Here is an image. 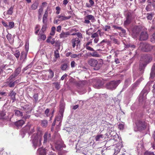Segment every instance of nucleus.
Wrapping results in <instances>:
<instances>
[{
    "label": "nucleus",
    "instance_id": "nucleus-1",
    "mask_svg": "<svg viewBox=\"0 0 155 155\" xmlns=\"http://www.w3.org/2000/svg\"><path fill=\"white\" fill-rule=\"evenodd\" d=\"M87 63L89 65L94 67V70H97L100 68L103 62L101 59H96L94 58H91L88 60Z\"/></svg>",
    "mask_w": 155,
    "mask_h": 155
},
{
    "label": "nucleus",
    "instance_id": "nucleus-2",
    "mask_svg": "<svg viewBox=\"0 0 155 155\" xmlns=\"http://www.w3.org/2000/svg\"><path fill=\"white\" fill-rule=\"evenodd\" d=\"M120 82V80L111 81L106 84V87L107 89L112 90L115 89Z\"/></svg>",
    "mask_w": 155,
    "mask_h": 155
},
{
    "label": "nucleus",
    "instance_id": "nucleus-3",
    "mask_svg": "<svg viewBox=\"0 0 155 155\" xmlns=\"http://www.w3.org/2000/svg\"><path fill=\"white\" fill-rule=\"evenodd\" d=\"M41 140V137L40 136L38 135H36L34 138L32 139V143L35 149L40 146Z\"/></svg>",
    "mask_w": 155,
    "mask_h": 155
},
{
    "label": "nucleus",
    "instance_id": "nucleus-4",
    "mask_svg": "<svg viewBox=\"0 0 155 155\" xmlns=\"http://www.w3.org/2000/svg\"><path fill=\"white\" fill-rule=\"evenodd\" d=\"M141 27L140 26H135L132 28L131 35L133 38L137 37L141 30Z\"/></svg>",
    "mask_w": 155,
    "mask_h": 155
},
{
    "label": "nucleus",
    "instance_id": "nucleus-5",
    "mask_svg": "<svg viewBox=\"0 0 155 155\" xmlns=\"http://www.w3.org/2000/svg\"><path fill=\"white\" fill-rule=\"evenodd\" d=\"M14 78L13 77L10 78V76L4 83V86L5 87L9 86L10 87H13L15 85V83L17 82V81H18L17 80L15 81H14V80H13Z\"/></svg>",
    "mask_w": 155,
    "mask_h": 155
},
{
    "label": "nucleus",
    "instance_id": "nucleus-6",
    "mask_svg": "<svg viewBox=\"0 0 155 155\" xmlns=\"http://www.w3.org/2000/svg\"><path fill=\"white\" fill-rule=\"evenodd\" d=\"M139 47L143 51L146 52L150 51L152 49L151 46L146 43H140Z\"/></svg>",
    "mask_w": 155,
    "mask_h": 155
},
{
    "label": "nucleus",
    "instance_id": "nucleus-7",
    "mask_svg": "<svg viewBox=\"0 0 155 155\" xmlns=\"http://www.w3.org/2000/svg\"><path fill=\"white\" fill-rule=\"evenodd\" d=\"M44 144L49 142L51 140V134L48 132H45L44 136Z\"/></svg>",
    "mask_w": 155,
    "mask_h": 155
},
{
    "label": "nucleus",
    "instance_id": "nucleus-8",
    "mask_svg": "<svg viewBox=\"0 0 155 155\" xmlns=\"http://www.w3.org/2000/svg\"><path fill=\"white\" fill-rule=\"evenodd\" d=\"M93 51V52L92 53H88L85 54L84 55V57L86 58H87L89 56H92L96 58H99L100 57V55L96 51L94 50V51Z\"/></svg>",
    "mask_w": 155,
    "mask_h": 155
},
{
    "label": "nucleus",
    "instance_id": "nucleus-9",
    "mask_svg": "<svg viewBox=\"0 0 155 155\" xmlns=\"http://www.w3.org/2000/svg\"><path fill=\"white\" fill-rule=\"evenodd\" d=\"M136 126L138 130H142L146 127L144 122L140 121H138L136 123Z\"/></svg>",
    "mask_w": 155,
    "mask_h": 155
},
{
    "label": "nucleus",
    "instance_id": "nucleus-10",
    "mask_svg": "<svg viewBox=\"0 0 155 155\" xmlns=\"http://www.w3.org/2000/svg\"><path fill=\"white\" fill-rule=\"evenodd\" d=\"M148 38V35L146 30L142 31L140 37V40L144 41L147 40Z\"/></svg>",
    "mask_w": 155,
    "mask_h": 155
},
{
    "label": "nucleus",
    "instance_id": "nucleus-11",
    "mask_svg": "<svg viewBox=\"0 0 155 155\" xmlns=\"http://www.w3.org/2000/svg\"><path fill=\"white\" fill-rule=\"evenodd\" d=\"M141 60L146 63H148L151 61L152 58L150 56L145 55L141 57Z\"/></svg>",
    "mask_w": 155,
    "mask_h": 155
},
{
    "label": "nucleus",
    "instance_id": "nucleus-12",
    "mask_svg": "<svg viewBox=\"0 0 155 155\" xmlns=\"http://www.w3.org/2000/svg\"><path fill=\"white\" fill-rule=\"evenodd\" d=\"M72 46L73 48H74L75 46H78L80 42V40L78 38H74L71 41Z\"/></svg>",
    "mask_w": 155,
    "mask_h": 155
},
{
    "label": "nucleus",
    "instance_id": "nucleus-13",
    "mask_svg": "<svg viewBox=\"0 0 155 155\" xmlns=\"http://www.w3.org/2000/svg\"><path fill=\"white\" fill-rule=\"evenodd\" d=\"M145 90L144 89L143 91L141 92L140 95L139 97V101L140 102H143L145 101L146 100V94H143V93L144 92Z\"/></svg>",
    "mask_w": 155,
    "mask_h": 155
},
{
    "label": "nucleus",
    "instance_id": "nucleus-14",
    "mask_svg": "<svg viewBox=\"0 0 155 155\" xmlns=\"http://www.w3.org/2000/svg\"><path fill=\"white\" fill-rule=\"evenodd\" d=\"M92 41L91 40H90L89 41L84 44V47L88 50L91 51H94V49L91 47L89 46L90 44L91 45Z\"/></svg>",
    "mask_w": 155,
    "mask_h": 155
},
{
    "label": "nucleus",
    "instance_id": "nucleus-15",
    "mask_svg": "<svg viewBox=\"0 0 155 155\" xmlns=\"http://www.w3.org/2000/svg\"><path fill=\"white\" fill-rule=\"evenodd\" d=\"M21 70V67L18 68L15 70L14 73L11 76H10V78L13 77L15 78L20 73Z\"/></svg>",
    "mask_w": 155,
    "mask_h": 155
},
{
    "label": "nucleus",
    "instance_id": "nucleus-16",
    "mask_svg": "<svg viewBox=\"0 0 155 155\" xmlns=\"http://www.w3.org/2000/svg\"><path fill=\"white\" fill-rule=\"evenodd\" d=\"M91 38H94V41L95 43H97L99 40V35L97 33L92 34Z\"/></svg>",
    "mask_w": 155,
    "mask_h": 155
},
{
    "label": "nucleus",
    "instance_id": "nucleus-17",
    "mask_svg": "<svg viewBox=\"0 0 155 155\" xmlns=\"http://www.w3.org/2000/svg\"><path fill=\"white\" fill-rule=\"evenodd\" d=\"M71 17V16H70L66 17L62 15H58L57 16V17L59 18L58 21H61L69 19Z\"/></svg>",
    "mask_w": 155,
    "mask_h": 155
},
{
    "label": "nucleus",
    "instance_id": "nucleus-18",
    "mask_svg": "<svg viewBox=\"0 0 155 155\" xmlns=\"http://www.w3.org/2000/svg\"><path fill=\"white\" fill-rule=\"evenodd\" d=\"M64 104L63 103H61L60 105L59 112L61 115V116L60 117V118H62L63 117V113L64 111Z\"/></svg>",
    "mask_w": 155,
    "mask_h": 155
},
{
    "label": "nucleus",
    "instance_id": "nucleus-19",
    "mask_svg": "<svg viewBox=\"0 0 155 155\" xmlns=\"http://www.w3.org/2000/svg\"><path fill=\"white\" fill-rule=\"evenodd\" d=\"M83 54V53H80L78 54H74L72 53L71 58H74L76 59L77 60H78L80 58Z\"/></svg>",
    "mask_w": 155,
    "mask_h": 155
},
{
    "label": "nucleus",
    "instance_id": "nucleus-20",
    "mask_svg": "<svg viewBox=\"0 0 155 155\" xmlns=\"http://www.w3.org/2000/svg\"><path fill=\"white\" fill-rule=\"evenodd\" d=\"M155 75V64L153 65L152 67L151 72L150 74V78H154Z\"/></svg>",
    "mask_w": 155,
    "mask_h": 155
},
{
    "label": "nucleus",
    "instance_id": "nucleus-21",
    "mask_svg": "<svg viewBox=\"0 0 155 155\" xmlns=\"http://www.w3.org/2000/svg\"><path fill=\"white\" fill-rule=\"evenodd\" d=\"M27 53L25 51L21 52L20 55V59L23 61H25L26 58Z\"/></svg>",
    "mask_w": 155,
    "mask_h": 155
},
{
    "label": "nucleus",
    "instance_id": "nucleus-22",
    "mask_svg": "<svg viewBox=\"0 0 155 155\" xmlns=\"http://www.w3.org/2000/svg\"><path fill=\"white\" fill-rule=\"evenodd\" d=\"M24 121L23 120H21L16 122L15 124L17 127H19L21 126L24 124Z\"/></svg>",
    "mask_w": 155,
    "mask_h": 155
},
{
    "label": "nucleus",
    "instance_id": "nucleus-23",
    "mask_svg": "<svg viewBox=\"0 0 155 155\" xmlns=\"http://www.w3.org/2000/svg\"><path fill=\"white\" fill-rule=\"evenodd\" d=\"M70 34L69 32H62L60 35V37L61 38H66L68 36L70 35Z\"/></svg>",
    "mask_w": 155,
    "mask_h": 155
},
{
    "label": "nucleus",
    "instance_id": "nucleus-24",
    "mask_svg": "<svg viewBox=\"0 0 155 155\" xmlns=\"http://www.w3.org/2000/svg\"><path fill=\"white\" fill-rule=\"evenodd\" d=\"M131 20V17L129 15H127L126 20L124 22V24L127 25L130 23Z\"/></svg>",
    "mask_w": 155,
    "mask_h": 155
},
{
    "label": "nucleus",
    "instance_id": "nucleus-25",
    "mask_svg": "<svg viewBox=\"0 0 155 155\" xmlns=\"http://www.w3.org/2000/svg\"><path fill=\"white\" fill-rule=\"evenodd\" d=\"M38 153H39L40 155H46V152L44 149L40 148H39L37 151Z\"/></svg>",
    "mask_w": 155,
    "mask_h": 155
},
{
    "label": "nucleus",
    "instance_id": "nucleus-26",
    "mask_svg": "<svg viewBox=\"0 0 155 155\" xmlns=\"http://www.w3.org/2000/svg\"><path fill=\"white\" fill-rule=\"evenodd\" d=\"M38 5V3L37 2H35L31 6V8L32 10L36 9Z\"/></svg>",
    "mask_w": 155,
    "mask_h": 155
},
{
    "label": "nucleus",
    "instance_id": "nucleus-27",
    "mask_svg": "<svg viewBox=\"0 0 155 155\" xmlns=\"http://www.w3.org/2000/svg\"><path fill=\"white\" fill-rule=\"evenodd\" d=\"M103 85V83L100 80L97 81L95 84L94 85L95 87L99 88Z\"/></svg>",
    "mask_w": 155,
    "mask_h": 155
},
{
    "label": "nucleus",
    "instance_id": "nucleus-28",
    "mask_svg": "<svg viewBox=\"0 0 155 155\" xmlns=\"http://www.w3.org/2000/svg\"><path fill=\"white\" fill-rule=\"evenodd\" d=\"M49 72V75L48 78H47V79H51L54 76V73L51 70L49 69L48 70Z\"/></svg>",
    "mask_w": 155,
    "mask_h": 155
},
{
    "label": "nucleus",
    "instance_id": "nucleus-29",
    "mask_svg": "<svg viewBox=\"0 0 155 155\" xmlns=\"http://www.w3.org/2000/svg\"><path fill=\"white\" fill-rule=\"evenodd\" d=\"M16 94V93L13 91H10L9 93L8 96L11 97L12 99L14 101L15 99V96Z\"/></svg>",
    "mask_w": 155,
    "mask_h": 155
},
{
    "label": "nucleus",
    "instance_id": "nucleus-30",
    "mask_svg": "<svg viewBox=\"0 0 155 155\" xmlns=\"http://www.w3.org/2000/svg\"><path fill=\"white\" fill-rule=\"evenodd\" d=\"M14 6H11L7 11L6 13L9 15H12L13 12Z\"/></svg>",
    "mask_w": 155,
    "mask_h": 155
},
{
    "label": "nucleus",
    "instance_id": "nucleus-31",
    "mask_svg": "<svg viewBox=\"0 0 155 155\" xmlns=\"http://www.w3.org/2000/svg\"><path fill=\"white\" fill-rule=\"evenodd\" d=\"M86 18L88 19L89 20H90L91 21L93 22L95 21V19L94 17L91 15H89L86 16Z\"/></svg>",
    "mask_w": 155,
    "mask_h": 155
},
{
    "label": "nucleus",
    "instance_id": "nucleus-32",
    "mask_svg": "<svg viewBox=\"0 0 155 155\" xmlns=\"http://www.w3.org/2000/svg\"><path fill=\"white\" fill-rule=\"evenodd\" d=\"M68 68V66L66 63H64L62 64L61 67V68L62 71H66Z\"/></svg>",
    "mask_w": 155,
    "mask_h": 155
},
{
    "label": "nucleus",
    "instance_id": "nucleus-33",
    "mask_svg": "<svg viewBox=\"0 0 155 155\" xmlns=\"http://www.w3.org/2000/svg\"><path fill=\"white\" fill-rule=\"evenodd\" d=\"M130 79H127L125 80L124 83V84L123 86V90L124 89L126 88L128 85L130 84Z\"/></svg>",
    "mask_w": 155,
    "mask_h": 155
},
{
    "label": "nucleus",
    "instance_id": "nucleus-34",
    "mask_svg": "<svg viewBox=\"0 0 155 155\" xmlns=\"http://www.w3.org/2000/svg\"><path fill=\"white\" fill-rule=\"evenodd\" d=\"M39 38L38 39V40L39 41H40V40L41 41V40L44 41L45 39L46 38V36L45 35L40 34L39 33Z\"/></svg>",
    "mask_w": 155,
    "mask_h": 155
},
{
    "label": "nucleus",
    "instance_id": "nucleus-35",
    "mask_svg": "<svg viewBox=\"0 0 155 155\" xmlns=\"http://www.w3.org/2000/svg\"><path fill=\"white\" fill-rule=\"evenodd\" d=\"M64 146L62 142L60 144L57 142L55 145V147L57 149L60 150L61 148L64 147Z\"/></svg>",
    "mask_w": 155,
    "mask_h": 155
},
{
    "label": "nucleus",
    "instance_id": "nucleus-36",
    "mask_svg": "<svg viewBox=\"0 0 155 155\" xmlns=\"http://www.w3.org/2000/svg\"><path fill=\"white\" fill-rule=\"evenodd\" d=\"M15 115L18 117L22 116H23L22 113L18 110H14Z\"/></svg>",
    "mask_w": 155,
    "mask_h": 155
},
{
    "label": "nucleus",
    "instance_id": "nucleus-37",
    "mask_svg": "<svg viewBox=\"0 0 155 155\" xmlns=\"http://www.w3.org/2000/svg\"><path fill=\"white\" fill-rule=\"evenodd\" d=\"M60 82H56L53 83V84L57 90H59L60 88Z\"/></svg>",
    "mask_w": 155,
    "mask_h": 155
},
{
    "label": "nucleus",
    "instance_id": "nucleus-38",
    "mask_svg": "<svg viewBox=\"0 0 155 155\" xmlns=\"http://www.w3.org/2000/svg\"><path fill=\"white\" fill-rule=\"evenodd\" d=\"M14 26V23L13 22H10L9 23L7 28L8 29H11L13 28Z\"/></svg>",
    "mask_w": 155,
    "mask_h": 155
},
{
    "label": "nucleus",
    "instance_id": "nucleus-39",
    "mask_svg": "<svg viewBox=\"0 0 155 155\" xmlns=\"http://www.w3.org/2000/svg\"><path fill=\"white\" fill-rule=\"evenodd\" d=\"M41 125L43 127H46L48 125V121L46 120H43L41 121Z\"/></svg>",
    "mask_w": 155,
    "mask_h": 155
},
{
    "label": "nucleus",
    "instance_id": "nucleus-40",
    "mask_svg": "<svg viewBox=\"0 0 155 155\" xmlns=\"http://www.w3.org/2000/svg\"><path fill=\"white\" fill-rule=\"evenodd\" d=\"M103 135L102 134L98 135L95 137V139L96 141H100L101 139L103 138Z\"/></svg>",
    "mask_w": 155,
    "mask_h": 155
},
{
    "label": "nucleus",
    "instance_id": "nucleus-41",
    "mask_svg": "<svg viewBox=\"0 0 155 155\" xmlns=\"http://www.w3.org/2000/svg\"><path fill=\"white\" fill-rule=\"evenodd\" d=\"M154 14L151 13L150 14L148 13L147 14V18L148 20H151L153 18Z\"/></svg>",
    "mask_w": 155,
    "mask_h": 155
},
{
    "label": "nucleus",
    "instance_id": "nucleus-42",
    "mask_svg": "<svg viewBox=\"0 0 155 155\" xmlns=\"http://www.w3.org/2000/svg\"><path fill=\"white\" fill-rule=\"evenodd\" d=\"M14 55L17 58H18L20 55V53L19 51L18 50H16L15 52L14 53Z\"/></svg>",
    "mask_w": 155,
    "mask_h": 155
},
{
    "label": "nucleus",
    "instance_id": "nucleus-43",
    "mask_svg": "<svg viewBox=\"0 0 155 155\" xmlns=\"http://www.w3.org/2000/svg\"><path fill=\"white\" fill-rule=\"evenodd\" d=\"M56 28L55 27L53 26L51 28V30L50 33V35H54Z\"/></svg>",
    "mask_w": 155,
    "mask_h": 155
},
{
    "label": "nucleus",
    "instance_id": "nucleus-44",
    "mask_svg": "<svg viewBox=\"0 0 155 155\" xmlns=\"http://www.w3.org/2000/svg\"><path fill=\"white\" fill-rule=\"evenodd\" d=\"M48 15H44L43 17V22L44 24H46L47 22Z\"/></svg>",
    "mask_w": 155,
    "mask_h": 155
},
{
    "label": "nucleus",
    "instance_id": "nucleus-45",
    "mask_svg": "<svg viewBox=\"0 0 155 155\" xmlns=\"http://www.w3.org/2000/svg\"><path fill=\"white\" fill-rule=\"evenodd\" d=\"M25 107L26 112L28 113H30L31 111V109L30 108V107L29 106H25Z\"/></svg>",
    "mask_w": 155,
    "mask_h": 155
},
{
    "label": "nucleus",
    "instance_id": "nucleus-46",
    "mask_svg": "<svg viewBox=\"0 0 155 155\" xmlns=\"http://www.w3.org/2000/svg\"><path fill=\"white\" fill-rule=\"evenodd\" d=\"M150 41L153 43H155V33L151 35Z\"/></svg>",
    "mask_w": 155,
    "mask_h": 155
},
{
    "label": "nucleus",
    "instance_id": "nucleus-47",
    "mask_svg": "<svg viewBox=\"0 0 155 155\" xmlns=\"http://www.w3.org/2000/svg\"><path fill=\"white\" fill-rule=\"evenodd\" d=\"M54 56L56 58H58L60 57L58 50L54 51Z\"/></svg>",
    "mask_w": 155,
    "mask_h": 155
},
{
    "label": "nucleus",
    "instance_id": "nucleus-48",
    "mask_svg": "<svg viewBox=\"0 0 155 155\" xmlns=\"http://www.w3.org/2000/svg\"><path fill=\"white\" fill-rule=\"evenodd\" d=\"M144 155H155L152 152L147 151L145 152Z\"/></svg>",
    "mask_w": 155,
    "mask_h": 155
},
{
    "label": "nucleus",
    "instance_id": "nucleus-49",
    "mask_svg": "<svg viewBox=\"0 0 155 155\" xmlns=\"http://www.w3.org/2000/svg\"><path fill=\"white\" fill-rule=\"evenodd\" d=\"M110 26L109 25H106L105 27H104L103 29L106 31H109V30L110 29Z\"/></svg>",
    "mask_w": 155,
    "mask_h": 155
},
{
    "label": "nucleus",
    "instance_id": "nucleus-50",
    "mask_svg": "<svg viewBox=\"0 0 155 155\" xmlns=\"http://www.w3.org/2000/svg\"><path fill=\"white\" fill-rule=\"evenodd\" d=\"M152 5L148 4L146 8V9L147 11H150L151 10V7Z\"/></svg>",
    "mask_w": 155,
    "mask_h": 155
},
{
    "label": "nucleus",
    "instance_id": "nucleus-51",
    "mask_svg": "<svg viewBox=\"0 0 155 155\" xmlns=\"http://www.w3.org/2000/svg\"><path fill=\"white\" fill-rule=\"evenodd\" d=\"M107 42V40L106 39H104L101 41L97 45V46H100L101 45L102 43H106Z\"/></svg>",
    "mask_w": 155,
    "mask_h": 155
},
{
    "label": "nucleus",
    "instance_id": "nucleus-52",
    "mask_svg": "<svg viewBox=\"0 0 155 155\" xmlns=\"http://www.w3.org/2000/svg\"><path fill=\"white\" fill-rule=\"evenodd\" d=\"M12 35L11 34H9V33H8V34L7 35L6 37L8 40V41H9L11 40L12 38Z\"/></svg>",
    "mask_w": 155,
    "mask_h": 155
},
{
    "label": "nucleus",
    "instance_id": "nucleus-53",
    "mask_svg": "<svg viewBox=\"0 0 155 155\" xmlns=\"http://www.w3.org/2000/svg\"><path fill=\"white\" fill-rule=\"evenodd\" d=\"M124 126L123 124H120L118 125V127L120 130H122L124 128Z\"/></svg>",
    "mask_w": 155,
    "mask_h": 155
},
{
    "label": "nucleus",
    "instance_id": "nucleus-54",
    "mask_svg": "<svg viewBox=\"0 0 155 155\" xmlns=\"http://www.w3.org/2000/svg\"><path fill=\"white\" fill-rule=\"evenodd\" d=\"M33 97L35 101H37L38 100V94H35L33 95Z\"/></svg>",
    "mask_w": 155,
    "mask_h": 155
},
{
    "label": "nucleus",
    "instance_id": "nucleus-55",
    "mask_svg": "<svg viewBox=\"0 0 155 155\" xmlns=\"http://www.w3.org/2000/svg\"><path fill=\"white\" fill-rule=\"evenodd\" d=\"M5 114L4 112H2L0 114V119H4V116L5 115Z\"/></svg>",
    "mask_w": 155,
    "mask_h": 155
},
{
    "label": "nucleus",
    "instance_id": "nucleus-56",
    "mask_svg": "<svg viewBox=\"0 0 155 155\" xmlns=\"http://www.w3.org/2000/svg\"><path fill=\"white\" fill-rule=\"evenodd\" d=\"M84 23L86 24H89L90 23V21L86 18V17L85 16L84 18Z\"/></svg>",
    "mask_w": 155,
    "mask_h": 155
},
{
    "label": "nucleus",
    "instance_id": "nucleus-57",
    "mask_svg": "<svg viewBox=\"0 0 155 155\" xmlns=\"http://www.w3.org/2000/svg\"><path fill=\"white\" fill-rule=\"evenodd\" d=\"M92 28H90L89 29H88L86 31V33L87 35H92V33L91 32H90V30H92Z\"/></svg>",
    "mask_w": 155,
    "mask_h": 155
},
{
    "label": "nucleus",
    "instance_id": "nucleus-58",
    "mask_svg": "<svg viewBox=\"0 0 155 155\" xmlns=\"http://www.w3.org/2000/svg\"><path fill=\"white\" fill-rule=\"evenodd\" d=\"M46 28V24H44V25L42 26L41 30L43 32L45 30Z\"/></svg>",
    "mask_w": 155,
    "mask_h": 155
},
{
    "label": "nucleus",
    "instance_id": "nucleus-59",
    "mask_svg": "<svg viewBox=\"0 0 155 155\" xmlns=\"http://www.w3.org/2000/svg\"><path fill=\"white\" fill-rule=\"evenodd\" d=\"M72 53L71 52H69L67 53L65 55L66 57H68L69 56H70L71 58V55H72Z\"/></svg>",
    "mask_w": 155,
    "mask_h": 155
},
{
    "label": "nucleus",
    "instance_id": "nucleus-60",
    "mask_svg": "<svg viewBox=\"0 0 155 155\" xmlns=\"http://www.w3.org/2000/svg\"><path fill=\"white\" fill-rule=\"evenodd\" d=\"M76 34V35L78 36V38H82V35L81 33L77 32Z\"/></svg>",
    "mask_w": 155,
    "mask_h": 155
},
{
    "label": "nucleus",
    "instance_id": "nucleus-61",
    "mask_svg": "<svg viewBox=\"0 0 155 155\" xmlns=\"http://www.w3.org/2000/svg\"><path fill=\"white\" fill-rule=\"evenodd\" d=\"M43 11V9L42 8H40L38 10V14L39 15H41L42 14Z\"/></svg>",
    "mask_w": 155,
    "mask_h": 155
},
{
    "label": "nucleus",
    "instance_id": "nucleus-62",
    "mask_svg": "<svg viewBox=\"0 0 155 155\" xmlns=\"http://www.w3.org/2000/svg\"><path fill=\"white\" fill-rule=\"evenodd\" d=\"M51 39L52 37L51 36L49 37L46 40L47 42L48 43H50Z\"/></svg>",
    "mask_w": 155,
    "mask_h": 155
},
{
    "label": "nucleus",
    "instance_id": "nucleus-63",
    "mask_svg": "<svg viewBox=\"0 0 155 155\" xmlns=\"http://www.w3.org/2000/svg\"><path fill=\"white\" fill-rule=\"evenodd\" d=\"M61 30V26L60 25L58 26L57 27V31L58 32H60Z\"/></svg>",
    "mask_w": 155,
    "mask_h": 155
},
{
    "label": "nucleus",
    "instance_id": "nucleus-64",
    "mask_svg": "<svg viewBox=\"0 0 155 155\" xmlns=\"http://www.w3.org/2000/svg\"><path fill=\"white\" fill-rule=\"evenodd\" d=\"M153 28H155V18H154L153 21Z\"/></svg>",
    "mask_w": 155,
    "mask_h": 155
}]
</instances>
